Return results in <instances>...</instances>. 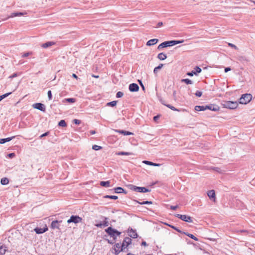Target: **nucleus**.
Returning a JSON list of instances; mask_svg holds the SVG:
<instances>
[{"label":"nucleus","mask_w":255,"mask_h":255,"mask_svg":"<svg viewBox=\"0 0 255 255\" xmlns=\"http://www.w3.org/2000/svg\"><path fill=\"white\" fill-rule=\"evenodd\" d=\"M175 216L176 217H177L178 218H179L186 222H188V223H192L193 222L192 218L189 216H188L186 215H181V214H176L175 215Z\"/></svg>","instance_id":"obj_6"},{"label":"nucleus","mask_w":255,"mask_h":255,"mask_svg":"<svg viewBox=\"0 0 255 255\" xmlns=\"http://www.w3.org/2000/svg\"><path fill=\"white\" fill-rule=\"evenodd\" d=\"M252 99V95L250 94H245L242 95L240 99L239 103L241 104H247L249 103Z\"/></svg>","instance_id":"obj_3"},{"label":"nucleus","mask_w":255,"mask_h":255,"mask_svg":"<svg viewBox=\"0 0 255 255\" xmlns=\"http://www.w3.org/2000/svg\"><path fill=\"white\" fill-rule=\"evenodd\" d=\"M195 110L196 111H203L206 110V108L204 106H196L195 107Z\"/></svg>","instance_id":"obj_24"},{"label":"nucleus","mask_w":255,"mask_h":255,"mask_svg":"<svg viewBox=\"0 0 255 255\" xmlns=\"http://www.w3.org/2000/svg\"><path fill=\"white\" fill-rule=\"evenodd\" d=\"M134 201L140 205L152 204V202L151 201H143L142 202H140L139 201H138L137 200H134Z\"/></svg>","instance_id":"obj_33"},{"label":"nucleus","mask_w":255,"mask_h":255,"mask_svg":"<svg viewBox=\"0 0 255 255\" xmlns=\"http://www.w3.org/2000/svg\"><path fill=\"white\" fill-rule=\"evenodd\" d=\"M183 234L187 235V236H188L189 237L191 238V239L194 240L195 241L198 240V239L195 236H194L193 234H189L188 233H185V232H183Z\"/></svg>","instance_id":"obj_32"},{"label":"nucleus","mask_w":255,"mask_h":255,"mask_svg":"<svg viewBox=\"0 0 255 255\" xmlns=\"http://www.w3.org/2000/svg\"><path fill=\"white\" fill-rule=\"evenodd\" d=\"M47 95H48V97L49 100H51L52 99V93H51V91L50 90L48 91Z\"/></svg>","instance_id":"obj_47"},{"label":"nucleus","mask_w":255,"mask_h":255,"mask_svg":"<svg viewBox=\"0 0 255 255\" xmlns=\"http://www.w3.org/2000/svg\"><path fill=\"white\" fill-rule=\"evenodd\" d=\"M95 225V226L99 227V228H102V227H103L102 223H101L96 224Z\"/></svg>","instance_id":"obj_54"},{"label":"nucleus","mask_w":255,"mask_h":255,"mask_svg":"<svg viewBox=\"0 0 255 255\" xmlns=\"http://www.w3.org/2000/svg\"><path fill=\"white\" fill-rule=\"evenodd\" d=\"M201 72V69L198 67L196 66L194 70L191 72H189L187 73V75L189 76H193L194 75H197L198 73H200Z\"/></svg>","instance_id":"obj_9"},{"label":"nucleus","mask_w":255,"mask_h":255,"mask_svg":"<svg viewBox=\"0 0 255 255\" xmlns=\"http://www.w3.org/2000/svg\"><path fill=\"white\" fill-rule=\"evenodd\" d=\"M129 186L130 189L131 190L134 191L135 192L144 193L150 191V190H149L148 189H147L146 188L143 187H138L133 185H129Z\"/></svg>","instance_id":"obj_5"},{"label":"nucleus","mask_w":255,"mask_h":255,"mask_svg":"<svg viewBox=\"0 0 255 255\" xmlns=\"http://www.w3.org/2000/svg\"><path fill=\"white\" fill-rule=\"evenodd\" d=\"M124 93L122 92L119 91L116 94V97L118 98H121L123 96Z\"/></svg>","instance_id":"obj_42"},{"label":"nucleus","mask_w":255,"mask_h":255,"mask_svg":"<svg viewBox=\"0 0 255 255\" xmlns=\"http://www.w3.org/2000/svg\"><path fill=\"white\" fill-rule=\"evenodd\" d=\"M128 88L130 92H137L139 90V86L137 84L132 83L129 85Z\"/></svg>","instance_id":"obj_13"},{"label":"nucleus","mask_w":255,"mask_h":255,"mask_svg":"<svg viewBox=\"0 0 255 255\" xmlns=\"http://www.w3.org/2000/svg\"><path fill=\"white\" fill-rule=\"evenodd\" d=\"M100 185L103 187H109L110 186V181H101L100 183Z\"/></svg>","instance_id":"obj_23"},{"label":"nucleus","mask_w":255,"mask_h":255,"mask_svg":"<svg viewBox=\"0 0 255 255\" xmlns=\"http://www.w3.org/2000/svg\"><path fill=\"white\" fill-rule=\"evenodd\" d=\"M158 42V39L154 38L148 40L146 43L147 46H152L155 45Z\"/></svg>","instance_id":"obj_18"},{"label":"nucleus","mask_w":255,"mask_h":255,"mask_svg":"<svg viewBox=\"0 0 255 255\" xmlns=\"http://www.w3.org/2000/svg\"><path fill=\"white\" fill-rule=\"evenodd\" d=\"M223 105L224 108L230 109H235L237 108L238 106V104L237 102H232L230 101H225Z\"/></svg>","instance_id":"obj_4"},{"label":"nucleus","mask_w":255,"mask_h":255,"mask_svg":"<svg viewBox=\"0 0 255 255\" xmlns=\"http://www.w3.org/2000/svg\"><path fill=\"white\" fill-rule=\"evenodd\" d=\"M178 208V205H176V206H170V209L172 210H176L177 208Z\"/></svg>","instance_id":"obj_50"},{"label":"nucleus","mask_w":255,"mask_h":255,"mask_svg":"<svg viewBox=\"0 0 255 255\" xmlns=\"http://www.w3.org/2000/svg\"><path fill=\"white\" fill-rule=\"evenodd\" d=\"M114 131L116 132H118V133L122 134H123L124 135H133V133H132L131 132H130V131H126V130H124L115 129Z\"/></svg>","instance_id":"obj_15"},{"label":"nucleus","mask_w":255,"mask_h":255,"mask_svg":"<svg viewBox=\"0 0 255 255\" xmlns=\"http://www.w3.org/2000/svg\"><path fill=\"white\" fill-rule=\"evenodd\" d=\"M9 183V180L7 178H2L0 180V183L2 185H5L8 184Z\"/></svg>","instance_id":"obj_27"},{"label":"nucleus","mask_w":255,"mask_h":255,"mask_svg":"<svg viewBox=\"0 0 255 255\" xmlns=\"http://www.w3.org/2000/svg\"><path fill=\"white\" fill-rule=\"evenodd\" d=\"M105 232L113 238V240L112 241H110L109 240L108 241V243L111 244H113L115 243L117 237L121 234V232L111 227H109L106 229L105 230Z\"/></svg>","instance_id":"obj_1"},{"label":"nucleus","mask_w":255,"mask_h":255,"mask_svg":"<svg viewBox=\"0 0 255 255\" xmlns=\"http://www.w3.org/2000/svg\"><path fill=\"white\" fill-rule=\"evenodd\" d=\"M141 246H147V245L145 241H142L141 243Z\"/></svg>","instance_id":"obj_60"},{"label":"nucleus","mask_w":255,"mask_h":255,"mask_svg":"<svg viewBox=\"0 0 255 255\" xmlns=\"http://www.w3.org/2000/svg\"><path fill=\"white\" fill-rule=\"evenodd\" d=\"M48 230L47 227L44 228H36L34 229V231L37 234H40L45 233Z\"/></svg>","instance_id":"obj_16"},{"label":"nucleus","mask_w":255,"mask_h":255,"mask_svg":"<svg viewBox=\"0 0 255 255\" xmlns=\"http://www.w3.org/2000/svg\"><path fill=\"white\" fill-rule=\"evenodd\" d=\"M163 25V23L162 22H159L157 23V27H159Z\"/></svg>","instance_id":"obj_59"},{"label":"nucleus","mask_w":255,"mask_h":255,"mask_svg":"<svg viewBox=\"0 0 255 255\" xmlns=\"http://www.w3.org/2000/svg\"><path fill=\"white\" fill-rule=\"evenodd\" d=\"M11 94V92H9V93H6L5 94L0 96V101H1L2 99H4L5 98L7 97L8 96H9Z\"/></svg>","instance_id":"obj_38"},{"label":"nucleus","mask_w":255,"mask_h":255,"mask_svg":"<svg viewBox=\"0 0 255 255\" xmlns=\"http://www.w3.org/2000/svg\"><path fill=\"white\" fill-rule=\"evenodd\" d=\"M164 65H159L157 67H156L153 70V73L155 75H157L158 71L162 68Z\"/></svg>","instance_id":"obj_28"},{"label":"nucleus","mask_w":255,"mask_h":255,"mask_svg":"<svg viewBox=\"0 0 255 255\" xmlns=\"http://www.w3.org/2000/svg\"><path fill=\"white\" fill-rule=\"evenodd\" d=\"M142 162L143 163L148 165H152V162L147 161V160H144V161H143Z\"/></svg>","instance_id":"obj_45"},{"label":"nucleus","mask_w":255,"mask_h":255,"mask_svg":"<svg viewBox=\"0 0 255 255\" xmlns=\"http://www.w3.org/2000/svg\"><path fill=\"white\" fill-rule=\"evenodd\" d=\"M82 221V218L77 215H72L70 217V219L68 220L67 223L68 224L71 223H74L75 224L79 223L81 222Z\"/></svg>","instance_id":"obj_7"},{"label":"nucleus","mask_w":255,"mask_h":255,"mask_svg":"<svg viewBox=\"0 0 255 255\" xmlns=\"http://www.w3.org/2000/svg\"><path fill=\"white\" fill-rule=\"evenodd\" d=\"M17 76V74L16 73H15L12 74L11 75L9 76V78H15V77H16Z\"/></svg>","instance_id":"obj_51"},{"label":"nucleus","mask_w":255,"mask_h":255,"mask_svg":"<svg viewBox=\"0 0 255 255\" xmlns=\"http://www.w3.org/2000/svg\"><path fill=\"white\" fill-rule=\"evenodd\" d=\"M58 223L59 221L57 220H55L52 222L51 224V228L54 229H58Z\"/></svg>","instance_id":"obj_21"},{"label":"nucleus","mask_w":255,"mask_h":255,"mask_svg":"<svg viewBox=\"0 0 255 255\" xmlns=\"http://www.w3.org/2000/svg\"><path fill=\"white\" fill-rule=\"evenodd\" d=\"M72 77L76 79L78 78V76L75 74H73Z\"/></svg>","instance_id":"obj_61"},{"label":"nucleus","mask_w":255,"mask_h":255,"mask_svg":"<svg viewBox=\"0 0 255 255\" xmlns=\"http://www.w3.org/2000/svg\"><path fill=\"white\" fill-rule=\"evenodd\" d=\"M65 100L69 103H74L76 101L74 98H67L65 99Z\"/></svg>","instance_id":"obj_41"},{"label":"nucleus","mask_w":255,"mask_h":255,"mask_svg":"<svg viewBox=\"0 0 255 255\" xmlns=\"http://www.w3.org/2000/svg\"><path fill=\"white\" fill-rule=\"evenodd\" d=\"M183 41L180 40H171L164 41L158 46L157 49L158 50H161L164 48L172 46L177 44L181 43Z\"/></svg>","instance_id":"obj_2"},{"label":"nucleus","mask_w":255,"mask_h":255,"mask_svg":"<svg viewBox=\"0 0 255 255\" xmlns=\"http://www.w3.org/2000/svg\"><path fill=\"white\" fill-rule=\"evenodd\" d=\"M169 226L171 228H172V229H173L174 230H176L177 232L180 233H183V232L180 229L177 228V227H176L174 226H172V225H169Z\"/></svg>","instance_id":"obj_43"},{"label":"nucleus","mask_w":255,"mask_h":255,"mask_svg":"<svg viewBox=\"0 0 255 255\" xmlns=\"http://www.w3.org/2000/svg\"><path fill=\"white\" fill-rule=\"evenodd\" d=\"M182 83H185L187 84H192L193 81L189 79H182L181 80Z\"/></svg>","instance_id":"obj_31"},{"label":"nucleus","mask_w":255,"mask_h":255,"mask_svg":"<svg viewBox=\"0 0 255 255\" xmlns=\"http://www.w3.org/2000/svg\"><path fill=\"white\" fill-rule=\"evenodd\" d=\"M55 44L54 42L52 41H48L45 43L42 44L41 47L44 48H46L47 47H50L53 45Z\"/></svg>","instance_id":"obj_20"},{"label":"nucleus","mask_w":255,"mask_h":255,"mask_svg":"<svg viewBox=\"0 0 255 255\" xmlns=\"http://www.w3.org/2000/svg\"><path fill=\"white\" fill-rule=\"evenodd\" d=\"M90 132L91 134H94L96 133V131L95 130H91Z\"/></svg>","instance_id":"obj_62"},{"label":"nucleus","mask_w":255,"mask_h":255,"mask_svg":"<svg viewBox=\"0 0 255 255\" xmlns=\"http://www.w3.org/2000/svg\"><path fill=\"white\" fill-rule=\"evenodd\" d=\"M115 251L116 254H119L121 252L125 251V250L122 248V245L121 243H117L115 245Z\"/></svg>","instance_id":"obj_10"},{"label":"nucleus","mask_w":255,"mask_h":255,"mask_svg":"<svg viewBox=\"0 0 255 255\" xmlns=\"http://www.w3.org/2000/svg\"><path fill=\"white\" fill-rule=\"evenodd\" d=\"M206 110L208 109L213 111H218L219 110L218 106L214 104H210L208 106H206Z\"/></svg>","instance_id":"obj_14"},{"label":"nucleus","mask_w":255,"mask_h":255,"mask_svg":"<svg viewBox=\"0 0 255 255\" xmlns=\"http://www.w3.org/2000/svg\"><path fill=\"white\" fill-rule=\"evenodd\" d=\"M108 218L106 217H105V220L104 221L103 223H102L103 227H107L109 225L108 221H107Z\"/></svg>","instance_id":"obj_39"},{"label":"nucleus","mask_w":255,"mask_h":255,"mask_svg":"<svg viewBox=\"0 0 255 255\" xmlns=\"http://www.w3.org/2000/svg\"><path fill=\"white\" fill-rule=\"evenodd\" d=\"M131 243V239L129 237H126L122 245V248H124L125 250L127 249L128 247Z\"/></svg>","instance_id":"obj_8"},{"label":"nucleus","mask_w":255,"mask_h":255,"mask_svg":"<svg viewBox=\"0 0 255 255\" xmlns=\"http://www.w3.org/2000/svg\"><path fill=\"white\" fill-rule=\"evenodd\" d=\"M175 95H176V91H174L173 92V96L174 97H175Z\"/></svg>","instance_id":"obj_64"},{"label":"nucleus","mask_w":255,"mask_h":255,"mask_svg":"<svg viewBox=\"0 0 255 255\" xmlns=\"http://www.w3.org/2000/svg\"><path fill=\"white\" fill-rule=\"evenodd\" d=\"M160 165V164L152 162V165H151V166H159Z\"/></svg>","instance_id":"obj_58"},{"label":"nucleus","mask_w":255,"mask_h":255,"mask_svg":"<svg viewBox=\"0 0 255 255\" xmlns=\"http://www.w3.org/2000/svg\"><path fill=\"white\" fill-rule=\"evenodd\" d=\"M115 192L116 193H124L126 194L127 192L123 188L118 187L114 188Z\"/></svg>","instance_id":"obj_17"},{"label":"nucleus","mask_w":255,"mask_h":255,"mask_svg":"<svg viewBox=\"0 0 255 255\" xmlns=\"http://www.w3.org/2000/svg\"><path fill=\"white\" fill-rule=\"evenodd\" d=\"M6 247L5 246H1L0 247V255H4L6 251Z\"/></svg>","instance_id":"obj_29"},{"label":"nucleus","mask_w":255,"mask_h":255,"mask_svg":"<svg viewBox=\"0 0 255 255\" xmlns=\"http://www.w3.org/2000/svg\"><path fill=\"white\" fill-rule=\"evenodd\" d=\"M58 126L62 127H66L67 124L64 120H62L59 122Z\"/></svg>","instance_id":"obj_35"},{"label":"nucleus","mask_w":255,"mask_h":255,"mask_svg":"<svg viewBox=\"0 0 255 255\" xmlns=\"http://www.w3.org/2000/svg\"><path fill=\"white\" fill-rule=\"evenodd\" d=\"M159 116L158 115L154 116L153 117V120H154V121H156L159 119Z\"/></svg>","instance_id":"obj_57"},{"label":"nucleus","mask_w":255,"mask_h":255,"mask_svg":"<svg viewBox=\"0 0 255 255\" xmlns=\"http://www.w3.org/2000/svg\"><path fill=\"white\" fill-rule=\"evenodd\" d=\"M13 138H14V136H12V137H7V138H6L0 139V144H3V143H5L6 142L10 141Z\"/></svg>","instance_id":"obj_22"},{"label":"nucleus","mask_w":255,"mask_h":255,"mask_svg":"<svg viewBox=\"0 0 255 255\" xmlns=\"http://www.w3.org/2000/svg\"><path fill=\"white\" fill-rule=\"evenodd\" d=\"M207 195L210 199H214L215 201V192L213 190H210L208 192Z\"/></svg>","instance_id":"obj_19"},{"label":"nucleus","mask_w":255,"mask_h":255,"mask_svg":"<svg viewBox=\"0 0 255 255\" xmlns=\"http://www.w3.org/2000/svg\"><path fill=\"white\" fill-rule=\"evenodd\" d=\"M202 95V92L201 91H197L195 93V95L197 97H200Z\"/></svg>","instance_id":"obj_44"},{"label":"nucleus","mask_w":255,"mask_h":255,"mask_svg":"<svg viewBox=\"0 0 255 255\" xmlns=\"http://www.w3.org/2000/svg\"><path fill=\"white\" fill-rule=\"evenodd\" d=\"M23 15V13L22 12H13L11 14V15L9 17H13L17 16H22Z\"/></svg>","instance_id":"obj_34"},{"label":"nucleus","mask_w":255,"mask_h":255,"mask_svg":"<svg viewBox=\"0 0 255 255\" xmlns=\"http://www.w3.org/2000/svg\"><path fill=\"white\" fill-rule=\"evenodd\" d=\"M105 198H109L111 199L117 200L118 198V197L114 195H105L104 197Z\"/></svg>","instance_id":"obj_37"},{"label":"nucleus","mask_w":255,"mask_h":255,"mask_svg":"<svg viewBox=\"0 0 255 255\" xmlns=\"http://www.w3.org/2000/svg\"><path fill=\"white\" fill-rule=\"evenodd\" d=\"M102 148V147L97 145H94L92 146V149L95 150H98Z\"/></svg>","instance_id":"obj_40"},{"label":"nucleus","mask_w":255,"mask_h":255,"mask_svg":"<svg viewBox=\"0 0 255 255\" xmlns=\"http://www.w3.org/2000/svg\"><path fill=\"white\" fill-rule=\"evenodd\" d=\"M117 154L118 155H132L133 153L131 152L121 151V152H118L117 153Z\"/></svg>","instance_id":"obj_30"},{"label":"nucleus","mask_w":255,"mask_h":255,"mask_svg":"<svg viewBox=\"0 0 255 255\" xmlns=\"http://www.w3.org/2000/svg\"><path fill=\"white\" fill-rule=\"evenodd\" d=\"M73 122L74 123H75V124H76V125H79L81 123V122L80 120H77V119H74L73 121Z\"/></svg>","instance_id":"obj_48"},{"label":"nucleus","mask_w":255,"mask_h":255,"mask_svg":"<svg viewBox=\"0 0 255 255\" xmlns=\"http://www.w3.org/2000/svg\"><path fill=\"white\" fill-rule=\"evenodd\" d=\"M117 104V101H113L107 104V106L115 107Z\"/></svg>","instance_id":"obj_36"},{"label":"nucleus","mask_w":255,"mask_h":255,"mask_svg":"<svg viewBox=\"0 0 255 255\" xmlns=\"http://www.w3.org/2000/svg\"><path fill=\"white\" fill-rule=\"evenodd\" d=\"M161 102L162 103V104H163L164 105L166 106V107H167L168 108H169V109H170L171 110L174 111H179V110L178 109H177L176 108H175L174 107L171 106V105H169V104H165L163 101H162L161 100H160Z\"/></svg>","instance_id":"obj_25"},{"label":"nucleus","mask_w":255,"mask_h":255,"mask_svg":"<svg viewBox=\"0 0 255 255\" xmlns=\"http://www.w3.org/2000/svg\"><path fill=\"white\" fill-rule=\"evenodd\" d=\"M231 70V68L230 67H226L225 68V72H228V71H230Z\"/></svg>","instance_id":"obj_56"},{"label":"nucleus","mask_w":255,"mask_h":255,"mask_svg":"<svg viewBox=\"0 0 255 255\" xmlns=\"http://www.w3.org/2000/svg\"><path fill=\"white\" fill-rule=\"evenodd\" d=\"M31 54V53L30 52H26V53H24L23 55H22V57H27L29 55H30Z\"/></svg>","instance_id":"obj_53"},{"label":"nucleus","mask_w":255,"mask_h":255,"mask_svg":"<svg viewBox=\"0 0 255 255\" xmlns=\"http://www.w3.org/2000/svg\"><path fill=\"white\" fill-rule=\"evenodd\" d=\"M228 45H229V46H230V47H232V48H235V49H238L237 47L235 45H234V44H232V43H228Z\"/></svg>","instance_id":"obj_49"},{"label":"nucleus","mask_w":255,"mask_h":255,"mask_svg":"<svg viewBox=\"0 0 255 255\" xmlns=\"http://www.w3.org/2000/svg\"><path fill=\"white\" fill-rule=\"evenodd\" d=\"M34 108L38 109L41 111L44 112L45 111V106L42 103H36L33 105Z\"/></svg>","instance_id":"obj_11"},{"label":"nucleus","mask_w":255,"mask_h":255,"mask_svg":"<svg viewBox=\"0 0 255 255\" xmlns=\"http://www.w3.org/2000/svg\"><path fill=\"white\" fill-rule=\"evenodd\" d=\"M128 236L133 239H135L137 237V234L136 233V231L133 230L131 228L128 229Z\"/></svg>","instance_id":"obj_12"},{"label":"nucleus","mask_w":255,"mask_h":255,"mask_svg":"<svg viewBox=\"0 0 255 255\" xmlns=\"http://www.w3.org/2000/svg\"><path fill=\"white\" fill-rule=\"evenodd\" d=\"M220 169L219 168H216V170L217 171V172H220Z\"/></svg>","instance_id":"obj_63"},{"label":"nucleus","mask_w":255,"mask_h":255,"mask_svg":"<svg viewBox=\"0 0 255 255\" xmlns=\"http://www.w3.org/2000/svg\"><path fill=\"white\" fill-rule=\"evenodd\" d=\"M49 134V132L47 131V132H45L44 133L41 134L40 136V138H42L43 137H44V136H46L47 135H48Z\"/></svg>","instance_id":"obj_52"},{"label":"nucleus","mask_w":255,"mask_h":255,"mask_svg":"<svg viewBox=\"0 0 255 255\" xmlns=\"http://www.w3.org/2000/svg\"><path fill=\"white\" fill-rule=\"evenodd\" d=\"M8 156L10 158H13L15 156V154L14 153H9Z\"/></svg>","instance_id":"obj_55"},{"label":"nucleus","mask_w":255,"mask_h":255,"mask_svg":"<svg viewBox=\"0 0 255 255\" xmlns=\"http://www.w3.org/2000/svg\"><path fill=\"white\" fill-rule=\"evenodd\" d=\"M158 58L160 60H163L167 58L166 55L164 53H160L158 55Z\"/></svg>","instance_id":"obj_26"},{"label":"nucleus","mask_w":255,"mask_h":255,"mask_svg":"<svg viewBox=\"0 0 255 255\" xmlns=\"http://www.w3.org/2000/svg\"><path fill=\"white\" fill-rule=\"evenodd\" d=\"M240 61L241 62H248L247 59L243 57L240 58Z\"/></svg>","instance_id":"obj_46"}]
</instances>
